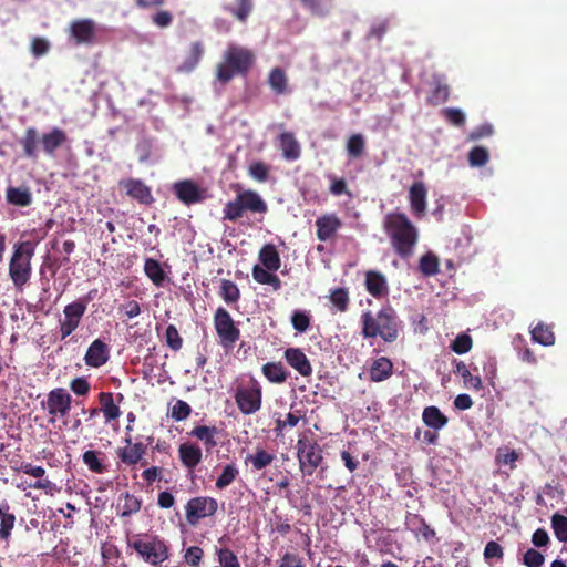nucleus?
I'll use <instances>...</instances> for the list:
<instances>
[{"instance_id":"obj_46","label":"nucleus","mask_w":567,"mask_h":567,"mask_svg":"<svg viewBox=\"0 0 567 567\" xmlns=\"http://www.w3.org/2000/svg\"><path fill=\"white\" fill-rule=\"evenodd\" d=\"M239 475V470L234 463L227 464L224 466L220 475L217 477L215 486L217 489L221 491L233 484L237 476Z\"/></svg>"},{"instance_id":"obj_32","label":"nucleus","mask_w":567,"mask_h":567,"mask_svg":"<svg viewBox=\"0 0 567 567\" xmlns=\"http://www.w3.org/2000/svg\"><path fill=\"white\" fill-rule=\"evenodd\" d=\"M99 401L101 404L100 410L103 413L106 423L120 417L121 410L120 406L115 404L112 392H101L99 394Z\"/></svg>"},{"instance_id":"obj_18","label":"nucleus","mask_w":567,"mask_h":567,"mask_svg":"<svg viewBox=\"0 0 567 567\" xmlns=\"http://www.w3.org/2000/svg\"><path fill=\"white\" fill-rule=\"evenodd\" d=\"M68 141L65 131L60 127H53L47 133H43L40 137V144L47 156H54L56 150L62 147Z\"/></svg>"},{"instance_id":"obj_41","label":"nucleus","mask_w":567,"mask_h":567,"mask_svg":"<svg viewBox=\"0 0 567 567\" xmlns=\"http://www.w3.org/2000/svg\"><path fill=\"white\" fill-rule=\"evenodd\" d=\"M532 339L545 347L553 346L555 343V334L551 327L539 322L532 331Z\"/></svg>"},{"instance_id":"obj_27","label":"nucleus","mask_w":567,"mask_h":567,"mask_svg":"<svg viewBox=\"0 0 567 567\" xmlns=\"http://www.w3.org/2000/svg\"><path fill=\"white\" fill-rule=\"evenodd\" d=\"M280 150L282 157L287 161H296L301 155L299 142L296 140L293 133L285 132L279 135Z\"/></svg>"},{"instance_id":"obj_12","label":"nucleus","mask_w":567,"mask_h":567,"mask_svg":"<svg viewBox=\"0 0 567 567\" xmlns=\"http://www.w3.org/2000/svg\"><path fill=\"white\" fill-rule=\"evenodd\" d=\"M72 404V396L63 388H55L48 393L45 409L54 421L58 416L64 417L69 414Z\"/></svg>"},{"instance_id":"obj_58","label":"nucleus","mask_w":567,"mask_h":567,"mask_svg":"<svg viewBox=\"0 0 567 567\" xmlns=\"http://www.w3.org/2000/svg\"><path fill=\"white\" fill-rule=\"evenodd\" d=\"M472 346V338L466 333H461L452 342L451 349L457 354H464L471 350Z\"/></svg>"},{"instance_id":"obj_28","label":"nucleus","mask_w":567,"mask_h":567,"mask_svg":"<svg viewBox=\"0 0 567 567\" xmlns=\"http://www.w3.org/2000/svg\"><path fill=\"white\" fill-rule=\"evenodd\" d=\"M258 258L262 266L270 271H277L281 266L279 252L274 244H265L259 250Z\"/></svg>"},{"instance_id":"obj_43","label":"nucleus","mask_w":567,"mask_h":567,"mask_svg":"<svg viewBox=\"0 0 567 567\" xmlns=\"http://www.w3.org/2000/svg\"><path fill=\"white\" fill-rule=\"evenodd\" d=\"M275 457L276 456L274 454L267 452L266 450L257 449L254 454H249L246 457V463L250 462L256 471H261L268 465H270L274 462Z\"/></svg>"},{"instance_id":"obj_38","label":"nucleus","mask_w":567,"mask_h":567,"mask_svg":"<svg viewBox=\"0 0 567 567\" xmlns=\"http://www.w3.org/2000/svg\"><path fill=\"white\" fill-rule=\"evenodd\" d=\"M144 272L155 286H163L166 275L161 264L156 259L147 258L145 260Z\"/></svg>"},{"instance_id":"obj_25","label":"nucleus","mask_w":567,"mask_h":567,"mask_svg":"<svg viewBox=\"0 0 567 567\" xmlns=\"http://www.w3.org/2000/svg\"><path fill=\"white\" fill-rule=\"evenodd\" d=\"M16 515L10 511L7 502L0 504V542L9 544L16 525Z\"/></svg>"},{"instance_id":"obj_10","label":"nucleus","mask_w":567,"mask_h":567,"mask_svg":"<svg viewBox=\"0 0 567 567\" xmlns=\"http://www.w3.org/2000/svg\"><path fill=\"white\" fill-rule=\"evenodd\" d=\"M214 324L220 344L226 349L233 348L240 337V331L226 309L219 307L215 311Z\"/></svg>"},{"instance_id":"obj_22","label":"nucleus","mask_w":567,"mask_h":567,"mask_svg":"<svg viewBox=\"0 0 567 567\" xmlns=\"http://www.w3.org/2000/svg\"><path fill=\"white\" fill-rule=\"evenodd\" d=\"M364 285L367 291L374 298L381 299L389 293L385 276L377 270L365 272Z\"/></svg>"},{"instance_id":"obj_17","label":"nucleus","mask_w":567,"mask_h":567,"mask_svg":"<svg viewBox=\"0 0 567 567\" xmlns=\"http://www.w3.org/2000/svg\"><path fill=\"white\" fill-rule=\"evenodd\" d=\"M110 359V349L107 344L101 339H95L89 347L84 362L91 368H100L104 365Z\"/></svg>"},{"instance_id":"obj_37","label":"nucleus","mask_w":567,"mask_h":567,"mask_svg":"<svg viewBox=\"0 0 567 567\" xmlns=\"http://www.w3.org/2000/svg\"><path fill=\"white\" fill-rule=\"evenodd\" d=\"M268 83L276 94L282 95L288 93V78L281 68H274L270 71Z\"/></svg>"},{"instance_id":"obj_30","label":"nucleus","mask_w":567,"mask_h":567,"mask_svg":"<svg viewBox=\"0 0 567 567\" xmlns=\"http://www.w3.org/2000/svg\"><path fill=\"white\" fill-rule=\"evenodd\" d=\"M422 421L426 426L435 431H440L447 424L449 419L437 406L430 405L424 408L422 412Z\"/></svg>"},{"instance_id":"obj_61","label":"nucleus","mask_w":567,"mask_h":567,"mask_svg":"<svg viewBox=\"0 0 567 567\" xmlns=\"http://www.w3.org/2000/svg\"><path fill=\"white\" fill-rule=\"evenodd\" d=\"M248 173L257 182L264 183L269 177V166L264 162H254L249 166Z\"/></svg>"},{"instance_id":"obj_44","label":"nucleus","mask_w":567,"mask_h":567,"mask_svg":"<svg viewBox=\"0 0 567 567\" xmlns=\"http://www.w3.org/2000/svg\"><path fill=\"white\" fill-rule=\"evenodd\" d=\"M420 271L426 276H435L440 271V262L436 255L429 251L420 258L419 264Z\"/></svg>"},{"instance_id":"obj_2","label":"nucleus","mask_w":567,"mask_h":567,"mask_svg":"<svg viewBox=\"0 0 567 567\" xmlns=\"http://www.w3.org/2000/svg\"><path fill=\"white\" fill-rule=\"evenodd\" d=\"M362 336L364 338L381 337L385 342L396 340L398 318L393 308L383 307L374 316L371 311H364L361 315Z\"/></svg>"},{"instance_id":"obj_53","label":"nucleus","mask_w":567,"mask_h":567,"mask_svg":"<svg viewBox=\"0 0 567 567\" xmlns=\"http://www.w3.org/2000/svg\"><path fill=\"white\" fill-rule=\"evenodd\" d=\"M551 527L554 529V534H555L556 538L559 542H563V543L567 542V517L566 516L555 513L551 516Z\"/></svg>"},{"instance_id":"obj_39","label":"nucleus","mask_w":567,"mask_h":567,"mask_svg":"<svg viewBox=\"0 0 567 567\" xmlns=\"http://www.w3.org/2000/svg\"><path fill=\"white\" fill-rule=\"evenodd\" d=\"M454 372L462 377L465 388L474 389L476 391L482 389L481 378L478 375H473L465 362L457 361L455 363Z\"/></svg>"},{"instance_id":"obj_36","label":"nucleus","mask_w":567,"mask_h":567,"mask_svg":"<svg viewBox=\"0 0 567 567\" xmlns=\"http://www.w3.org/2000/svg\"><path fill=\"white\" fill-rule=\"evenodd\" d=\"M120 502H123V504H118V507L121 508L120 516L122 518L128 517L133 514H136L141 511L142 507V499L136 497L135 495L125 492L120 495L118 498Z\"/></svg>"},{"instance_id":"obj_33","label":"nucleus","mask_w":567,"mask_h":567,"mask_svg":"<svg viewBox=\"0 0 567 567\" xmlns=\"http://www.w3.org/2000/svg\"><path fill=\"white\" fill-rule=\"evenodd\" d=\"M203 54H204L203 44L198 41L193 42L189 47L188 53H187L184 62L178 66V71L184 72V73L192 72L199 63Z\"/></svg>"},{"instance_id":"obj_15","label":"nucleus","mask_w":567,"mask_h":567,"mask_svg":"<svg viewBox=\"0 0 567 567\" xmlns=\"http://www.w3.org/2000/svg\"><path fill=\"white\" fill-rule=\"evenodd\" d=\"M173 190L178 200L187 206L200 203L205 199V190L199 188V186L190 179L176 182L173 185Z\"/></svg>"},{"instance_id":"obj_42","label":"nucleus","mask_w":567,"mask_h":567,"mask_svg":"<svg viewBox=\"0 0 567 567\" xmlns=\"http://www.w3.org/2000/svg\"><path fill=\"white\" fill-rule=\"evenodd\" d=\"M225 9L231 13L238 21L245 23L252 12V0H237L236 6H226Z\"/></svg>"},{"instance_id":"obj_48","label":"nucleus","mask_w":567,"mask_h":567,"mask_svg":"<svg viewBox=\"0 0 567 567\" xmlns=\"http://www.w3.org/2000/svg\"><path fill=\"white\" fill-rule=\"evenodd\" d=\"M100 452L96 451H85L83 453V463L89 467V470L96 474H102L106 471V465L103 463V461L99 457Z\"/></svg>"},{"instance_id":"obj_3","label":"nucleus","mask_w":567,"mask_h":567,"mask_svg":"<svg viewBox=\"0 0 567 567\" xmlns=\"http://www.w3.org/2000/svg\"><path fill=\"white\" fill-rule=\"evenodd\" d=\"M254 63L255 54L251 50L230 44L216 68V78L224 84L228 83L235 75H247Z\"/></svg>"},{"instance_id":"obj_20","label":"nucleus","mask_w":567,"mask_h":567,"mask_svg":"<svg viewBox=\"0 0 567 567\" xmlns=\"http://www.w3.org/2000/svg\"><path fill=\"white\" fill-rule=\"evenodd\" d=\"M178 457L184 467L194 471L203 461V452L196 443L185 442L178 446Z\"/></svg>"},{"instance_id":"obj_50","label":"nucleus","mask_w":567,"mask_h":567,"mask_svg":"<svg viewBox=\"0 0 567 567\" xmlns=\"http://www.w3.org/2000/svg\"><path fill=\"white\" fill-rule=\"evenodd\" d=\"M329 299L340 312H346L349 308V292L346 288H336L331 290Z\"/></svg>"},{"instance_id":"obj_7","label":"nucleus","mask_w":567,"mask_h":567,"mask_svg":"<svg viewBox=\"0 0 567 567\" xmlns=\"http://www.w3.org/2000/svg\"><path fill=\"white\" fill-rule=\"evenodd\" d=\"M296 447L301 473L308 476L312 475L323 461L322 449L316 441H310L306 436L297 441Z\"/></svg>"},{"instance_id":"obj_62","label":"nucleus","mask_w":567,"mask_h":567,"mask_svg":"<svg viewBox=\"0 0 567 567\" xmlns=\"http://www.w3.org/2000/svg\"><path fill=\"white\" fill-rule=\"evenodd\" d=\"M278 567H306L303 558L297 553L286 551L278 560Z\"/></svg>"},{"instance_id":"obj_29","label":"nucleus","mask_w":567,"mask_h":567,"mask_svg":"<svg viewBox=\"0 0 567 567\" xmlns=\"http://www.w3.org/2000/svg\"><path fill=\"white\" fill-rule=\"evenodd\" d=\"M217 434L218 429L216 426L207 425H197L189 433V435L204 443L206 452H210L214 447L217 446V441L215 439Z\"/></svg>"},{"instance_id":"obj_5","label":"nucleus","mask_w":567,"mask_h":567,"mask_svg":"<svg viewBox=\"0 0 567 567\" xmlns=\"http://www.w3.org/2000/svg\"><path fill=\"white\" fill-rule=\"evenodd\" d=\"M127 544L145 563L152 566H158L168 559V546L158 536L145 535L143 538L136 536Z\"/></svg>"},{"instance_id":"obj_19","label":"nucleus","mask_w":567,"mask_h":567,"mask_svg":"<svg viewBox=\"0 0 567 567\" xmlns=\"http://www.w3.org/2000/svg\"><path fill=\"white\" fill-rule=\"evenodd\" d=\"M284 358L300 375L310 377L312 374L311 363L301 349L288 348L284 353Z\"/></svg>"},{"instance_id":"obj_40","label":"nucleus","mask_w":567,"mask_h":567,"mask_svg":"<svg viewBox=\"0 0 567 567\" xmlns=\"http://www.w3.org/2000/svg\"><path fill=\"white\" fill-rule=\"evenodd\" d=\"M7 200L16 206L27 207L32 203V195L24 187H9L7 189Z\"/></svg>"},{"instance_id":"obj_31","label":"nucleus","mask_w":567,"mask_h":567,"mask_svg":"<svg viewBox=\"0 0 567 567\" xmlns=\"http://www.w3.org/2000/svg\"><path fill=\"white\" fill-rule=\"evenodd\" d=\"M393 373V363L385 357H380L371 365L370 379L373 382H382Z\"/></svg>"},{"instance_id":"obj_51","label":"nucleus","mask_w":567,"mask_h":567,"mask_svg":"<svg viewBox=\"0 0 567 567\" xmlns=\"http://www.w3.org/2000/svg\"><path fill=\"white\" fill-rule=\"evenodd\" d=\"M310 322H311V316H310L309 311H307V310L293 311V313L291 316V324L297 332H299V333L306 332L310 327Z\"/></svg>"},{"instance_id":"obj_49","label":"nucleus","mask_w":567,"mask_h":567,"mask_svg":"<svg viewBox=\"0 0 567 567\" xmlns=\"http://www.w3.org/2000/svg\"><path fill=\"white\" fill-rule=\"evenodd\" d=\"M365 141L362 134H352L347 141V153L351 158H359L363 155Z\"/></svg>"},{"instance_id":"obj_34","label":"nucleus","mask_w":567,"mask_h":567,"mask_svg":"<svg viewBox=\"0 0 567 567\" xmlns=\"http://www.w3.org/2000/svg\"><path fill=\"white\" fill-rule=\"evenodd\" d=\"M262 374L271 383H284L289 377V372L281 362H268L261 368Z\"/></svg>"},{"instance_id":"obj_1","label":"nucleus","mask_w":567,"mask_h":567,"mask_svg":"<svg viewBox=\"0 0 567 567\" xmlns=\"http://www.w3.org/2000/svg\"><path fill=\"white\" fill-rule=\"evenodd\" d=\"M383 229L395 254L409 259L419 241V230L404 213L392 212L384 216Z\"/></svg>"},{"instance_id":"obj_23","label":"nucleus","mask_w":567,"mask_h":567,"mask_svg":"<svg viewBox=\"0 0 567 567\" xmlns=\"http://www.w3.org/2000/svg\"><path fill=\"white\" fill-rule=\"evenodd\" d=\"M126 446L120 449L117 455L120 460L126 465H135L143 460L146 454L147 446L142 443H132V439L128 436L125 439Z\"/></svg>"},{"instance_id":"obj_11","label":"nucleus","mask_w":567,"mask_h":567,"mask_svg":"<svg viewBox=\"0 0 567 567\" xmlns=\"http://www.w3.org/2000/svg\"><path fill=\"white\" fill-rule=\"evenodd\" d=\"M218 509V503L214 497L197 496L190 498L185 506L187 523L195 526L200 519L212 517Z\"/></svg>"},{"instance_id":"obj_52","label":"nucleus","mask_w":567,"mask_h":567,"mask_svg":"<svg viewBox=\"0 0 567 567\" xmlns=\"http://www.w3.org/2000/svg\"><path fill=\"white\" fill-rule=\"evenodd\" d=\"M489 161V153L486 147L475 146L468 152V163L472 167H481Z\"/></svg>"},{"instance_id":"obj_21","label":"nucleus","mask_w":567,"mask_h":567,"mask_svg":"<svg viewBox=\"0 0 567 567\" xmlns=\"http://www.w3.org/2000/svg\"><path fill=\"white\" fill-rule=\"evenodd\" d=\"M426 196L427 189L424 183L415 182L409 189V202L411 210L415 216L422 217L426 212Z\"/></svg>"},{"instance_id":"obj_59","label":"nucleus","mask_w":567,"mask_h":567,"mask_svg":"<svg viewBox=\"0 0 567 567\" xmlns=\"http://www.w3.org/2000/svg\"><path fill=\"white\" fill-rule=\"evenodd\" d=\"M50 49L51 44L45 38L34 37L31 39L30 50L33 56H43L49 53Z\"/></svg>"},{"instance_id":"obj_54","label":"nucleus","mask_w":567,"mask_h":567,"mask_svg":"<svg viewBox=\"0 0 567 567\" xmlns=\"http://www.w3.org/2000/svg\"><path fill=\"white\" fill-rule=\"evenodd\" d=\"M519 458V453L515 450L509 451L508 449H498L495 461L498 465H509L511 470L516 467V462Z\"/></svg>"},{"instance_id":"obj_26","label":"nucleus","mask_w":567,"mask_h":567,"mask_svg":"<svg viewBox=\"0 0 567 567\" xmlns=\"http://www.w3.org/2000/svg\"><path fill=\"white\" fill-rule=\"evenodd\" d=\"M40 135L35 127H28L24 135L20 138L19 144L22 146L23 155L30 159H37L39 156L38 144Z\"/></svg>"},{"instance_id":"obj_13","label":"nucleus","mask_w":567,"mask_h":567,"mask_svg":"<svg viewBox=\"0 0 567 567\" xmlns=\"http://www.w3.org/2000/svg\"><path fill=\"white\" fill-rule=\"evenodd\" d=\"M315 226L317 239L328 243L337 238V234L342 228L343 223L336 213H327L316 219Z\"/></svg>"},{"instance_id":"obj_55","label":"nucleus","mask_w":567,"mask_h":567,"mask_svg":"<svg viewBox=\"0 0 567 567\" xmlns=\"http://www.w3.org/2000/svg\"><path fill=\"white\" fill-rule=\"evenodd\" d=\"M443 117L454 126L462 127L465 125V114L456 107H445L442 110Z\"/></svg>"},{"instance_id":"obj_24","label":"nucleus","mask_w":567,"mask_h":567,"mask_svg":"<svg viewBox=\"0 0 567 567\" xmlns=\"http://www.w3.org/2000/svg\"><path fill=\"white\" fill-rule=\"evenodd\" d=\"M431 85L432 91L426 99L427 104L436 106L449 101L451 90L441 75L434 74Z\"/></svg>"},{"instance_id":"obj_9","label":"nucleus","mask_w":567,"mask_h":567,"mask_svg":"<svg viewBox=\"0 0 567 567\" xmlns=\"http://www.w3.org/2000/svg\"><path fill=\"white\" fill-rule=\"evenodd\" d=\"M90 300V296L80 298L64 307V318L59 321L61 339H65L79 328Z\"/></svg>"},{"instance_id":"obj_64","label":"nucleus","mask_w":567,"mask_h":567,"mask_svg":"<svg viewBox=\"0 0 567 567\" xmlns=\"http://www.w3.org/2000/svg\"><path fill=\"white\" fill-rule=\"evenodd\" d=\"M203 556L204 550L200 547L190 546L186 549L184 559L189 566L196 567L200 564Z\"/></svg>"},{"instance_id":"obj_8","label":"nucleus","mask_w":567,"mask_h":567,"mask_svg":"<svg viewBox=\"0 0 567 567\" xmlns=\"http://www.w3.org/2000/svg\"><path fill=\"white\" fill-rule=\"evenodd\" d=\"M238 410L245 414L250 415L258 412L262 402L261 385L256 379H251L248 386L237 388L234 395Z\"/></svg>"},{"instance_id":"obj_45","label":"nucleus","mask_w":567,"mask_h":567,"mask_svg":"<svg viewBox=\"0 0 567 567\" xmlns=\"http://www.w3.org/2000/svg\"><path fill=\"white\" fill-rule=\"evenodd\" d=\"M219 296L228 305L236 303L240 298V290L238 286L231 280L221 279Z\"/></svg>"},{"instance_id":"obj_63","label":"nucleus","mask_w":567,"mask_h":567,"mask_svg":"<svg viewBox=\"0 0 567 567\" xmlns=\"http://www.w3.org/2000/svg\"><path fill=\"white\" fill-rule=\"evenodd\" d=\"M544 561V555L534 548L527 549L523 557V563L527 567H540L543 566Z\"/></svg>"},{"instance_id":"obj_57","label":"nucleus","mask_w":567,"mask_h":567,"mask_svg":"<svg viewBox=\"0 0 567 567\" xmlns=\"http://www.w3.org/2000/svg\"><path fill=\"white\" fill-rule=\"evenodd\" d=\"M190 413V405L183 400H177L171 409V416L177 422L186 420Z\"/></svg>"},{"instance_id":"obj_4","label":"nucleus","mask_w":567,"mask_h":567,"mask_svg":"<svg viewBox=\"0 0 567 567\" xmlns=\"http://www.w3.org/2000/svg\"><path fill=\"white\" fill-rule=\"evenodd\" d=\"M35 247L31 241H21L14 245L9 262V276L17 289L22 287L31 277V259L34 256Z\"/></svg>"},{"instance_id":"obj_6","label":"nucleus","mask_w":567,"mask_h":567,"mask_svg":"<svg viewBox=\"0 0 567 567\" xmlns=\"http://www.w3.org/2000/svg\"><path fill=\"white\" fill-rule=\"evenodd\" d=\"M267 209V204L260 195L255 190L248 189L238 193L234 200L225 205L224 218L236 221L243 217L246 210L264 214Z\"/></svg>"},{"instance_id":"obj_56","label":"nucleus","mask_w":567,"mask_h":567,"mask_svg":"<svg viewBox=\"0 0 567 567\" xmlns=\"http://www.w3.org/2000/svg\"><path fill=\"white\" fill-rule=\"evenodd\" d=\"M220 567H240L239 560L234 551L227 547L216 550Z\"/></svg>"},{"instance_id":"obj_14","label":"nucleus","mask_w":567,"mask_h":567,"mask_svg":"<svg viewBox=\"0 0 567 567\" xmlns=\"http://www.w3.org/2000/svg\"><path fill=\"white\" fill-rule=\"evenodd\" d=\"M69 32L76 45L92 44L96 35V24L92 19L73 20Z\"/></svg>"},{"instance_id":"obj_60","label":"nucleus","mask_w":567,"mask_h":567,"mask_svg":"<svg viewBox=\"0 0 567 567\" xmlns=\"http://www.w3.org/2000/svg\"><path fill=\"white\" fill-rule=\"evenodd\" d=\"M166 344L174 351H178L183 346V338L179 336L177 328L169 324L165 332Z\"/></svg>"},{"instance_id":"obj_16","label":"nucleus","mask_w":567,"mask_h":567,"mask_svg":"<svg viewBox=\"0 0 567 567\" xmlns=\"http://www.w3.org/2000/svg\"><path fill=\"white\" fill-rule=\"evenodd\" d=\"M118 186L125 190L128 197L137 200L140 204L151 205L154 202L151 188L141 179H122Z\"/></svg>"},{"instance_id":"obj_35","label":"nucleus","mask_w":567,"mask_h":567,"mask_svg":"<svg viewBox=\"0 0 567 567\" xmlns=\"http://www.w3.org/2000/svg\"><path fill=\"white\" fill-rule=\"evenodd\" d=\"M405 524L410 529L422 535L426 540L435 536V530L419 515L409 514Z\"/></svg>"},{"instance_id":"obj_47","label":"nucleus","mask_w":567,"mask_h":567,"mask_svg":"<svg viewBox=\"0 0 567 567\" xmlns=\"http://www.w3.org/2000/svg\"><path fill=\"white\" fill-rule=\"evenodd\" d=\"M313 16L324 17L332 8L333 0H300Z\"/></svg>"}]
</instances>
